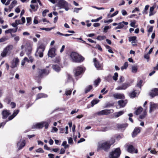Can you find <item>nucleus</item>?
Here are the masks:
<instances>
[{
	"label": "nucleus",
	"instance_id": "nucleus-4",
	"mask_svg": "<svg viewBox=\"0 0 158 158\" xmlns=\"http://www.w3.org/2000/svg\"><path fill=\"white\" fill-rule=\"evenodd\" d=\"M121 153V151L119 148H116L110 153L109 158H118Z\"/></svg>",
	"mask_w": 158,
	"mask_h": 158
},
{
	"label": "nucleus",
	"instance_id": "nucleus-19",
	"mask_svg": "<svg viewBox=\"0 0 158 158\" xmlns=\"http://www.w3.org/2000/svg\"><path fill=\"white\" fill-rule=\"evenodd\" d=\"M157 106V105L156 104L152 102H151L150 103L149 112L151 113Z\"/></svg>",
	"mask_w": 158,
	"mask_h": 158
},
{
	"label": "nucleus",
	"instance_id": "nucleus-31",
	"mask_svg": "<svg viewBox=\"0 0 158 158\" xmlns=\"http://www.w3.org/2000/svg\"><path fill=\"white\" fill-rule=\"evenodd\" d=\"M38 73L39 77H42L43 75V69H39L38 70Z\"/></svg>",
	"mask_w": 158,
	"mask_h": 158
},
{
	"label": "nucleus",
	"instance_id": "nucleus-5",
	"mask_svg": "<svg viewBox=\"0 0 158 158\" xmlns=\"http://www.w3.org/2000/svg\"><path fill=\"white\" fill-rule=\"evenodd\" d=\"M58 6L60 8H64L66 11L69 10L68 3L64 0H60L58 4Z\"/></svg>",
	"mask_w": 158,
	"mask_h": 158
},
{
	"label": "nucleus",
	"instance_id": "nucleus-57",
	"mask_svg": "<svg viewBox=\"0 0 158 158\" xmlns=\"http://www.w3.org/2000/svg\"><path fill=\"white\" fill-rule=\"evenodd\" d=\"M124 77L122 76H120L118 82L121 83L124 81Z\"/></svg>",
	"mask_w": 158,
	"mask_h": 158
},
{
	"label": "nucleus",
	"instance_id": "nucleus-22",
	"mask_svg": "<svg viewBox=\"0 0 158 158\" xmlns=\"http://www.w3.org/2000/svg\"><path fill=\"white\" fill-rule=\"evenodd\" d=\"M53 69L55 71L59 72L61 69V68L59 64H54L52 66Z\"/></svg>",
	"mask_w": 158,
	"mask_h": 158
},
{
	"label": "nucleus",
	"instance_id": "nucleus-59",
	"mask_svg": "<svg viewBox=\"0 0 158 158\" xmlns=\"http://www.w3.org/2000/svg\"><path fill=\"white\" fill-rule=\"evenodd\" d=\"M49 12V10H44L42 13L43 16L44 17L46 15V13L47 12Z\"/></svg>",
	"mask_w": 158,
	"mask_h": 158
},
{
	"label": "nucleus",
	"instance_id": "nucleus-13",
	"mask_svg": "<svg viewBox=\"0 0 158 158\" xmlns=\"http://www.w3.org/2000/svg\"><path fill=\"white\" fill-rule=\"evenodd\" d=\"M55 48H50L48 52V56L52 58L54 57L55 55Z\"/></svg>",
	"mask_w": 158,
	"mask_h": 158
},
{
	"label": "nucleus",
	"instance_id": "nucleus-10",
	"mask_svg": "<svg viewBox=\"0 0 158 158\" xmlns=\"http://www.w3.org/2000/svg\"><path fill=\"white\" fill-rule=\"evenodd\" d=\"M25 145V141L24 140L21 139L18 142L17 146L18 149L20 150Z\"/></svg>",
	"mask_w": 158,
	"mask_h": 158
},
{
	"label": "nucleus",
	"instance_id": "nucleus-63",
	"mask_svg": "<svg viewBox=\"0 0 158 158\" xmlns=\"http://www.w3.org/2000/svg\"><path fill=\"white\" fill-rule=\"evenodd\" d=\"M142 82H143L141 80H140L139 81L138 83H137V86L138 87H139L140 88H141Z\"/></svg>",
	"mask_w": 158,
	"mask_h": 158
},
{
	"label": "nucleus",
	"instance_id": "nucleus-60",
	"mask_svg": "<svg viewBox=\"0 0 158 158\" xmlns=\"http://www.w3.org/2000/svg\"><path fill=\"white\" fill-rule=\"evenodd\" d=\"M118 11H116L114 13L112 14L110 16V18H112L113 17L115 16L118 13Z\"/></svg>",
	"mask_w": 158,
	"mask_h": 158
},
{
	"label": "nucleus",
	"instance_id": "nucleus-64",
	"mask_svg": "<svg viewBox=\"0 0 158 158\" xmlns=\"http://www.w3.org/2000/svg\"><path fill=\"white\" fill-rule=\"evenodd\" d=\"M121 12L123 16L126 15L127 14V12L125 10H122L121 11Z\"/></svg>",
	"mask_w": 158,
	"mask_h": 158
},
{
	"label": "nucleus",
	"instance_id": "nucleus-38",
	"mask_svg": "<svg viewBox=\"0 0 158 158\" xmlns=\"http://www.w3.org/2000/svg\"><path fill=\"white\" fill-rule=\"evenodd\" d=\"M128 62H125L124 63L123 65L121 67V69L123 70L124 69H126L128 66Z\"/></svg>",
	"mask_w": 158,
	"mask_h": 158
},
{
	"label": "nucleus",
	"instance_id": "nucleus-46",
	"mask_svg": "<svg viewBox=\"0 0 158 158\" xmlns=\"http://www.w3.org/2000/svg\"><path fill=\"white\" fill-rule=\"evenodd\" d=\"M43 125H44L45 128L46 129H47L48 128V126L49 124V123H47L46 121H43Z\"/></svg>",
	"mask_w": 158,
	"mask_h": 158
},
{
	"label": "nucleus",
	"instance_id": "nucleus-6",
	"mask_svg": "<svg viewBox=\"0 0 158 158\" xmlns=\"http://www.w3.org/2000/svg\"><path fill=\"white\" fill-rule=\"evenodd\" d=\"M19 60L18 58H13L10 62V67L13 69L16 68L19 64Z\"/></svg>",
	"mask_w": 158,
	"mask_h": 158
},
{
	"label": "nucleus",
	"instance_id": "nucleus-29",
	"mask_svg": "<svg viewBox=\"0 0 158 158\" xmlns=\"http://www.w3.org/2000/svg\"><path fill=\"white\" fill-rule=\"evenodd\" d=\"M138 69V67L137 65H133L132 67L131 72L133 73H135L137 72Z\"/></svg>",
	"mask_w": 158,
	"mask_h": 158
},
{
	"label": "nucleus",
	"instance_id": "nucleus-50",
	"mask_svg": "<svg viewBox=\"0 0 158 158\" xmlns=\"http://www.w3.org/2000/svg\"><path fill=\"white\" fill-rule=\"evenodd\" d=\"M27 25H29L31 24V19L30 17H27Z\"/></svg>",
	"mask_w": 158,
	"mask_h": 158
},
{
	"label": "nucleus",
	"instance_id": "nucleus-11",
	"mask_svg": "<svg viewBox=\"0 0 158 158\" xmlns=\"http://www.w3.org/2000/svg\"><path fill=\"white\" fill-rule=\"evenodd\" d=\"M149 95L152 98L158 95V88H155L152 90L149 93Z\"/></svg>",
	"mask_w": 158,
	"mask_h": 158
},
{
	"label": "nucleus",
	"instance_id": "nucleus-23",
	"mask_svg": "<svg viewBox=\"0 0 158 158\" xmlns=\"http://www.w3.org/2000/svg\"><path fill=\"white\" fill-rule=\"evenodd\" d=\"M19 112V110H14L12 115L10 116L8 118L9 120H10L13 119L17 115Z\"/></svg>",
	"mask_w": 158,
	"mask_h": 158
},
{
	"label": "nucleus",
	"instance_id": "nucleus-43",
	"mask_svg": "<svg viewBox=\"0 0 158 158\" xmlns=\"http://www.w3.org/2000/svg\"><path fill=\"white\" fill-rule=\"evenodd\" d=\"M106 37L105 36H98L97 39L99 40H102L106 39Z\"/></svg>",
	"mask_w": 158,
	"mask_h": 158
},
{
	"label": "nucleus",
	"instance_id": "nucleus-8",
	"mask_svg": "<svg viewBox=\"0 0 158 158\" xmlns=\"http://www.w3.org/2000/svg\"><path fill=\"white\" fill-rule=\"evenodd\" d=\"M133 81H131V82H127L119 86L116 88V89L117 90H125L127 87L131 86V84Z\"/></svg>",
	"mask_w": 158,
	"mask_h": 158
},
{
	"label": "nucleus",
	"instance_id": "nucleus-21",
	"mask_svg": "<svg viewBox=\"0 0 158 158\" xmlns=\"http://www.w3.org/2000/svg\"><path fill=\"white\" fill-rule=\"evenodd\" d=\"M127 100H119L118 102V104L120 106V108H122L124 107L127 103Z\"/></svg>",
	"mask_w": 158,
	"mask_h": 158
},
{
	"label": "nucleus",
	"instance_id": "nucleus-56",
	"mask_svg": "<svg viewBox=\"0 0 158 158\" xmlns=\"http://www.w3.org/2000/svg\"><path fill=\"white\" fill-rule=\"evenodd\" d=\"M102 16H100L99 18H98L96 19H92L91 20L92 22H97L98 21L102 19Z\"/></svg>",
	"mask_w": 158,
	"mask_h": 158
},
{
	"label": "nucleus",
	"instance_id": "nucleus-47",
	"mask_svg": "<svg viewBox=\"0 0 158 158\" xmlns=\"http://www.w3.org/2000/svg\"><path fill=\"white\" fill-rule=\"evenodd\" d=\"M110 26H106L103 29V32H107V30L110 29Z\"/></svg>",
	"mask_w": 158,
	"mask_h": 158
},
{
	"label": "nucleus",
	"instance_id": "nucleus-48",
	"mask_svg": "<svg viewBox=\"0 0 158 158\" xmlns=\"http://www.w3.org/2000/svg\"><path fill=\"white\" fill-rule=\"evenodd\" d=\"M72 81V78L71 76L69 74H68L67 75V82Z\"/></svg>",
	"mask_w": 158,
	"mask_h": 158
},
{
	"label": "nucleus",
	"instance_id": "nucleus-61",
	"mask_svg": "<svg viewBox=\"0 0 158 158\" xmlns=\"http://www.w3.org/2000/svg\"><path fill=\"white\" fill-rule=\"evenodd\" d=\"M105 89H106L105 88H103L102 90H101V93H103V94H106L108 92V90H106L105 91Z\"/></svg>",
	"mask_w": 158,
	"mask_h": 158
},
{
	"label": "nucleus",
	"instance_id": "nucleus-9",
	"mask_svg": "<svg viewBox=\"0 0 158 158\" xmlns=\"http://www.w3.org/2000/svg\"><path fill=\"white\" fill-rule=\"evenodd\" d=\"M113 112V110L106 109L102 110L97 113V114L99 115H107L110 113H112Z\"/></svg>",
	"mask_w": 158,
	"mask_h": 158
},
{
	"label": "nucleus",
	"instance_id": "nucleus-36",
	"mask_svg": "<svg viewBox=\"0 0 158 158\" xmlns=\"http://www.w3.org/2000/svg\"><path fill=\"white\" fill-rule=\"evenodd\" d=\"M136 95V93L135 92V90H134L130 94V97L131 98H134L135 97Z\"/></svg>",
	"mask_w": 158,
	"mask_h": 158
},
{
	"label": "nucleus",
	"instance_id": "nucleus-34",
	"mask_svg": "<svg viewBox=\"0 0 158 158\" xmlns=\"http://www.w3.org/2000/svg\"><path fill=\"white\" fill-rule=\"evenodd\" d=\"M99 102V100L98 99H94L91 102V106H94L98 103Z\"/></svg>",
	"mask_w": 158,
	"mask_h": 158
},
{
	"label": "nucleus",
	"instance_id": "nucleus-41",
	"mask_svg": "<svg viewBox=\"0 0 158 158\" xmlns=\"http://www.w3.org/2000/svg\"><path fill=\"white\" fill-rule=\"evenodd\" d=\"M118 73H115L113 77V79L115 81H117L118 79Z\"/></svg>",
	"mask_w": 158,
	"mask_h": 158
},
{
	"label": "nucleus",
	"instance_id": "nucleus-15",
	"mask_svg": "<svg viewBox=\"0 0 158 158\" xmlns=\"http://www.w3.org/2000/svg\"><path fill=\"white\" fill-rule=\"evenodd\" d=\"M93 61L94 63V65L97 69L98 70L101 69L102 65L99 63L96 58H95L94 59Z\"/></svg>",
	"mask_w": 158,
	"mask_h": 158
},
{
	"label": "nucleus",
	"instance_id": "nucleus-7",
	"mask_svg": "<svg viewBox=\"0 0 158 158\" xmlns=\"http://www.w3.org/2000/svg\"><path fill=\"white\" fill-rule=\"evenodd\" d=\"M84 71L83 68L79 66L77 67L74 70V73L75 76H77L82 73Z\"/></svg>",
	"mask_w": 158,
	"mask_h": 158
},
{
	"label": "nucleus",
	"instance_id": "nucleus-3",
	"mask_svg": "<svg viewBox=\"0 0 158 158\" xmlns=\"http://www.w3.org/2000/svg\"><path fill=\"white\" fill-rule=\"evenodd\" d=\"M46 47V45L43 43L38 45L35 53V56L42 57L43 56V52L45 50Z\"/></svg>",
	"mask_w": 158,
	"mask_h": 158
},
{
	"label": "nucleus",
	"instance_id": "nucleus-49",
	"mask_svg": "<svg viewBox=\"0 0 158 158\" xmlns=\"http://www.w3.org/2000/svg\"><path fill=\"white\" fill-rule=\"evenodd\" d=\"M7 53L5 51L3 50L2 52L1 53V56L2 57H4L6 56V55Z\"/></svg>",
	"mask_w": 158,
	"mask_h": 158
},
{
	"label": "nucleus",
	"instance_id": "nucleus-54",
	"mask_svg": "<svg viewBox=\"0 0 158 158\" xmlns=\"http://www.w3.org/2000/svg\"><path fill=\"white\" fill-rule=\"evenodd\" d=\"M146 115V112L145 111H144L142 114L141 115L139 116V118L141 119H143Z\"/></svg>",
	"mask_w": 158,
	"mask_h": 158
},
{
	"label": "nucleus",
	"instance_id": "nucleus-1",
	"mask_svg": "<svg viewBox=\"0 0 158 158\" xmlns=\"http://www.w3.org/2000/svg\"><path fill=\"white\" fill-rule=\"evenodd\" d=\"M69 56L71 60L74 62H81L84 59L83 57L74 52H71Z\"/></svg>",
	"mask_w": 158,
	"mask_h": 158
},
{
	"label": "nucleus",
	"instance_id": "nucleus-39",
	"mask_svg": "<svg viewBox=\"0 0 158 158\" xmlns=\"http://www.w3.org/2000/svg\"><path fill=\"white\" fill-rule=\"evenodd\" d=\"M28 50V52H27V54L28 55V56H29L30 54L31 53L32 50V47L31 45H30L29 47H28V48L27 49Z\"/></svg>",
	"mask_w": 158,
	"mask_h": 158
},
{
	"label": "nucleus",
	"instance_id": "nucleus-28",
	"mask_svg": "<svg viewBox=\"0 0 158 158\" xmlns=\"http://www.w3.org/2000/svg\"><path fill=\"white\" fill-rule=\"evenodd\" d=\"M155 7L156 6L154 5L150 8L149 14V16H150L153 15L154 14V13L153 12V11L154 10Z\"/></svg>",
	"mask_w": 158,
	"mask_h": 158
},
{
	"label": "nucleus",
	"instance_id": "nucleus-55",
	"mask_svg": "<svg viewBox=\"0 0 158 158\" xmlns=\"http://www.w3.org/2000/svg\"><path fill=\"white\" fill-rule=\"evenodd\" d=\"M18 27L16 28L15 29H9V31L11 33V32L15 33L17 31Z\"/></svg>",
	"mask_w": 158,
	"mask_h": 158
},
{
	"label": "nucleus",
	"instance_id": "nucleus-14",
	"mask_svg": "<svg viewBox=\"0 0 158 158\" xmlns=\"http://www.w3.org/2000/svg\"><path fill=\"white\" fill-rule=\"evenodd\" d=\"M127 151L129 153H133L134 152L135 153H137V150H135L134 147L131 145H129L127 147Z\"/></svg>",
	"mask_w": 158,
	"mask_h": 158
},
{
	"label": "nucleus",
	"instance_id": "nucleus-52",
	"mask_svg": "<svg viewBox=\"0 0 158 158\" xmlns=\"http://www.w3.org/2000/svg\"><path fill=\"white\" fill-rule=\"evenodd\" d=\"M54 27H51V28H41V29L42 30H45L46 31H51V30L54 28Z\"/></svg>",
	"mask_w": 158,
	"mask_h": 158
},
{
	"label": "nucleus",
	"instance_id": "nucleus-17",
	"mask_svg": "<svg viewBox=\"0 0 158 158\" xmlns=\"http://www.w3.org/2000/svg\"><path fill=\"white\" fill-rule=\"evenodd\" d=\"M128 23L127 22H125L124 21L122 22L118 23V26L115 28L116 29H121L123 28L124 25H127L128 24Z\"/></svg>",
	"mask_w": 158,
	"mask_h": 158
},
{
	"label": "nucleus",
	"instance_id": "nucleus-30",
	"mask_svg": "<svg viewBox=\"0 0 158 158\" xmlns=\"http://www.w3.org/2000/svg\"><path fill=\"white\" fill-rule=\"evenodd\" d=\"M136 38L137 37L135 36L130 37H129V42H133V43L134 41H136Z\"/></svg>",
	"mask_w": 158,
	"mask_h": 158
},
{
	"label": "nucleus",
	"instance_id": "nucleus-58",
	"mask_svg": "<svg viewBox=\"0 0 158 158\" xmlns=\"http://www.w3.org/2000/svg\"><path fill=\"white\" fill-rule=\"evenodd\" d=\"M36 152L38 153H43L44 151L42 148H40L36 150Z\"/></svg>",
	"mask_w": 158,
	"mask_h": 158
},
{
	"label": "nucleus",
	"instance_id": "nucleus-32",
	"mask_svg": "<svg viewBox=\"0 0 158 158\" xmlns=\"http://www.w3.org/2000/svg\"><path fill=\"white\" fill-rule=\"evenodd\" d=\"M149 7L148 5H146L145 7L143 10L142 12V13L143 14H148L147 10H148Z\"/></svg>",
	"mask_w": 158,
	"mask_h": 158
},
{
	"label": "nucleus",
	"instance_id": "nucleus-16",
	"mask_svg": "<svg viewBox=\"0 0 158 158\" xmlns=\"http://www.w3.org/2000/svg\"><path fill=\"white\" fill-rule=\"evenodd\" d=\"M141 128L139 127H136L134 129L132 134L133 137H135L140 132Z\"/></svg>",
	"mask_w": 158,
	"mask_h": 158
},
{
	"label": "nucleus",
	"instance_id": "nucleus-62",
	"mask_svg": "<svg viewBox=\"0 0 158 158\" xmlns=\"http://www.w3.org/2000/svg\"><path fill=\"white\" fill-rule=\"evenodd\" d=\"M58 129L56 127H53L51 132H56L57 131Z\"/></svg>",
	"mask_w": 158,
	"mask_h": 158
},
{
	"label": "nucleus",
	"instance_id": "nucleus-25",
	"mask_svg": "<svg viewBox=\"0 0 158 158\" xmlns=\"http://www.w3.org/2000/svg\"><path fill=\"white\" fill-rule=\"evenodd\" d=\"M10 113L9 111L7 110H5L2 111V114L3 115V118H5L9 115Z\"/></svg>",
	"mask_w": 158,
	"mask_h": 158
},
{
	"label": "nucleus",
	"instance_id": "nucleus-53",
	"mask_svg": "<svg viewBox=\"0 0 158 158\" xmlns=\"http://www.w3.org/2000/svg\"><path fill=\"white\" fill-rule=\"evenodd\" d=\"M72 90H66L65 94L66 95H70L71 94Z\"/></svg>",
	"mask_w": 158,
	"mask_h": 158
},
{
	"label": "nucleus",
	"instance_id": "nucleus-12",
	"mask_svg": "<svg viewBox=\"0 0 158 158\" xmlns=\"http://www.w3.org/2000/svg\"><path fill=\"white\" fill-rule=\"evenodd\" d=\"M43 127V122H41L33 124L32 128L33 129H41Z\"/></svg>",
	"mask_w": 158,
	"mask_h": 158
},
{
	"label": "nucleus",
	"instance_id": "nucleus-18",
	"mask_svg": "<svg viewBox=\"0 0 158 158\" xmlns=\"http://www.w3.org/2000/svg\"><path fill=\"white\" fill-rule=\"evenodd\" d=\"M114 98L117 99H122L124 98V96L123 94L117 93L113 94Z\"/></svg>",
	"mask_w": 158,
	"mask_h": 158
},
{
	"label": "nucleus",
	"instance_id": "nucleus-42",
	"mask_svg": "<svg viewBox=\"0 0 158 158\" xmlns=\"http://www.w3.org/2000/svg\"><path fill=\"white\" fill-rule=\"evenodd\" d=\"M106 48L108 49V52L110 53H113L114 52L113 51H112L111 47L108 45H106Z\"/></svg>",
	"mask_w": 158,
	"mask_h": 158
},
{
	"label": "nucleus",
	"instance_id": "nucleus-27",
	"mask_svg": "<svg viewBox=\"0 0 158 158\" xmlns=\"http://www.w3.org/2000/svg\"><path fill=\"white\" fill-rule=\"evenodd\" d=\"M124 112L123 111H121L118 112L114 113V116L115 118H118L122 115Z\"/></svg>",
	"mask_w": 158,
	"mask_h": 158
},
{
	"label": "nucleus",
	"instance_id": "nucleus-45",
	"mask_svg": "<svg viewBox=\"0 0 158 158\" xmlns=\"http://www.w3.org/2000/svg\"><path fill=\"white\" fill-rule=\"evenodd\" d=\"M8 38L7 37H2L0 39V42H4L7 40H8Z\"/></svg>",
	"mask_w": 158,
	"mask_h": 158
},
{
	"label": "nucleus",
	"instance_id": "nucleus-44",
	"mask_svg": "<svg viewBox=\"0 0 158 158\" xmlns=\"http://www.w3.org/2000/svg\"><path fill=\"white\" fill-rule=\"evenodd\" d=\"M43 70L44 75H48L50 72V71L49 70L46 69H43Z\"/></svg>",
	"mask_w": 158,
	"mask_h": 158
},
{
	"label": "nucleus",
	"instance_id": "nucleus-2",
	"mask_svg": "<svg viewBox=\"0 0 158 158\" xmlns=\"http://www.w3.org/2000/svg\"><path fill=\"white\" fill-rule=\"evenodd\" d=\"M115 142L114 139H113L112 142L107 141L104 143L99 142L98 144V150L99 149L102 148L105 151L108 149L110 147V145Z\"/></svg>",
	"mask_w": 158,
	"mask_h": 158
},
{
	"label": "nucleus",
	"instance_id": "nucleus-26",
	"mask_svg": "<svg viewBox=\"0 0 158 158\" xmlns=\"http://www.w3.org/2000/svg\"><path fill=\"white\" fill-rule=\"evenodd\" d=\"M13 46L11 45H10L6 47L4 50L8 53L10 52L13 48Z\"/></svg>",
	"mask_w": 158,
	"mask_h": 158
},
{
	"label": "nucleus",
	"instance_id": "nucleus-37",
	"mask_svg": "<svg viewBox=\"0 0 158 158\" xmlns=\"http://www.w3.org/2000/svg\"><path fill=\"white\" fill-rule=\"evenodd\" d=\"M29 57V60L28 59L27 57H25L24 58V60L26 61H27L29 62V61H31V62H32L33 61V59H32L31 57L28 56Z\"/></svg>",
	"mask_w": 158,
	"mask_h": 158
},
{
	"label": "nucleus",
	"instance_id": "nucleus-51",
	"mask_svg": "<svg viewBox=\"0 0 158 158\" xmlns=\"http://www.w3.org/2000/svg\"><path fill=\"white\" fill-rule=\"evenodd\" d=\"M82 9V8H75L73 9V12L76 13H78L79 10H81Z\"/></svg>",
	"mask_w": 158,
	"mask_h": 158
},
{
	"label": "nucleus",
	"instance_id": "nucleus-40",
	"mask_svg": "<svg viewBox=\"0 0 158 158\" xmlns=\"http://www.w3.org/2000/svg\"><path fill=\"white\" fill-rule=\"evenodd\" d=\"M92 87L91 85H89L85 89V93H87L91 89H92Z\"/></svg>",
	"mask_w": 158,
	"mask_h": 158
},
{
	"label": "nucleus",
	"instance_id": "nucleus-20",
	"mask_svg": "<svg viewBox=\"0 0 158 158\" xmlns=\"http://www.w3.org/2000/svg\"><path fill=\"white\" fill-rule=\"evenodd\" d=\"M47 97L48 95L42 93H39L37 95L35 100L41 98H47Z\"/></svg>",
	"mask_w": 158,
	"mask_h": 158
},
{
	"label": "nucleus",
	"instance_id": "nucleus-35",
	"mask_svg": "<svg viewBox=\"0 0 158 158\" xmlns=\"http://www.w3.org/2000/svg\"><path fill=\"white\" fill-rule=\"evenodd\" d=\"M101 81L100 78H98L97 79L95 80L94 81V85H95V87L97 86Z\"/></svg>",
	"mask_w": 158,
	"mask_h": 158
},
{
	"label": "nucleus",
	"instance_id": "nucleus-33",
	"mask_svg": "<svg viewBox=\"0 0 158 158\" xmlns=\"http://www.w3.org/2000/svg\"><path fill=\"white\" fill-rule=\"evenodd\" d=\"M143 110V108L140 107H139L135 111V114L136 115H138Z\"/></svg>",
	"mask_w": 158,
	"mask_h": 158
},
{
	"label": "nucleus",
	"instance_id": "nucleus-24",
	"mask_svg": "<svg viewBox=\"0 0 158 158\" xmlns=\"http://www.w3.org/2000/svg\"><path fill=\"white\" fill-rule=\"evenodd\" d=\"M11 37L14 38V40L16 43H17L20 40V37L16 34H11Z\"/></svg>",
	"mask_w": 158,
	"mask_h": 158
}]
</instances>
